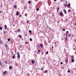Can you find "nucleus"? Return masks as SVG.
<instances>
[{
  "label": "nucleus",
  "mask_w": 76,
  "mask_h": 76,
  "mask_svg": "<svg viewBox=\"0 0 76 76\" xmlns=\"http://www.w3.org/2000/svg\"><path fill=\"white\" fill-rule=\"evenodd\" d=\"M17 54L18 58H20V53L18 52H17Z\"/></svg>",
  "instance_id": "1"
},
{
  "label": "nucleus",
  "mask_w": 76,
  "mask_h": 76,
  "mask_svg": "<svg viewBox=\"0 0 76 76\" xmlns=\"http://www.w3.org/2000/svg\"><path fill=\"white\" fill-rule=\"evenodd\" d=\"M19 13V12H16V15L17 16H18V15H19V13Z\"/></svg>",
  "instance_id": "2"
},
{
  "label": "nucleus",
  "mask_w": 76,
  "mask_h": 76,
  "mask_svg": "<svg viewBox=\"0 0 76 76\" xmlns=\"http://www.w3.org/2000/svg\"><path fill=\"white\" fill-rule=\"evenodd\" d=\"M65 60V62H66V63H68V59L66 58Z\"/></svg>",
  "instance_id": "3"
},
{
  "label": "nucleus",
  "mask_w": 76,
  "mask_h": 76,
  "mask_svg": "<svg viewBox=\"0 0 76 76\" xmlns=\"http://www.w3.org/2000/svg\"><path fill=\"white\" fill-rule=\"evenodd\" d=\"M64 12L65 13H66L67 12H66V10L64 9L63 10Z\"/></svg>",
  "instance_id": "4"
},
{
  "label": "nucleus",
  "mask_w": 76,
  "mask_h": 76,
  "mask_svg": "<svg viewBox=\"0 0 76 76\" xmlns=\"http://www.w3.org/2000/svg\"><path fill=\"white\" fill-rule=\"evenodd\" d=\"M67 6H68V7H69V8H70V4H68Z\"/></svg>",
  "instance_id": "5"
},
{
  "label": "nucleus",
  "mask_w": 76,
  "mask_h": 76,
  "mask_svg": "<svg viewBox=\"0 0 76 76\" xmlns=\"http://www.w3.org/2000/svg\"><path fill=\"white\" fill-rule=\"evenodd\" d=\"M71 61L72 63H73V62L75 61V60H74V59H72L71 60Z\"/></svg>",
  "instance_id": "6"
},
{
  "label": "nucleus",
  "mask_w": 76,
  "mask_h": 76,
  "mask_svg": "<svg viewBox=\"0 0 76 76\" xmlns=\"http://www.w3.org/2000/svg\"><path fill=\"white\" fill-rule=\"evenodd\" d=\"M17 7V6H16V5H15L14 6V8H15V9H16Z\"/></svg>",
  "instance_id": "7"
},
{
  "label": "nucleus",
  "mask_w": 76,
  "mask_h": 76,
  "mask_svg": "<svg viewBox=\"0 0 76 76\" xmlns=\"http://www.w3.org/2000/svg\"><path fill=\"white\" fill-rule=\"evenodd\" d=\"M6 73H7V71H5L4 72H3V73L4 74H6Z\"/></svg>",
  "instance_id": "8"
},
{
  "label": "nucleus",
  "mask_w": 76,
  "mask_h": 76,
  "mask_svg": "<svg viewBox=\"0 0 76 76\" xmlns=\"http://www.w3.org/2000/svg\"><path fill=\"white\" fill-rule=\"evenodd\" d=\"M32 63V64H34V63H35V61H34V60H32V62H31Z\"/></svg>",
  "instance_id": "9"
},
{
  "label": "nucleus",
  "mask_w": 76,
  "mask_h": 76,
  "mask_svg": "<svg viewBox=\"0 0 76 76\" xmlns=\"http://www.w3.org/2000/svg\"><path fill=\"white\" fill-rule=\"evenodd\" d=\"M5 29H7V26L6 25L5 26Z\"/></svg>",
  "instance_id": "10"
},
{
  "label": "nucleus",
  "mask_w": 76,
  "mask_h": 76,
  "mask_svg": "<svg viewBox=\"0 0 76 76\" xmlns=\"http://www.w3.org/2000/svg\"><path fill=\"white\" fill-rule=\"evenodd\" d=\"M40 46L41 47V48H42V44H40Z\"/></svg>",
  "instance_id": "11"
},
{
  "label": "nucleus",
  "mask_w": 76,
  "mask_h": 76,
  "mask_svg": "<svg viewBox=\"0 0 76 76\" xmlns=\"http://www.w3.org/2000/svg\"><path fill=\"white\" fill-rule=\"evenodd\" d=\"M59 10V7H58L57 9V12H58V10Z\"/></svg>",
  "instance_id": "12"
},
{
  "label": "nucleus",
  "mask_w": 76,
  "mask_h": 76,
  "mask_svg": "<svg viewBox=\"0 0 76 76\" xmlns=\"http://www.w3.org/2000/svg\"><path fill=\"white\" fill-rule=\"evenodd\" d=\"M0 30H2L3 29V28L1 27H0Z\"/></svg>",
  "instance_id": "13"
},
{
  "label": "nucleus",
  "mask_w": 76,
  "mask_h": 76,
  "mask_svg": "<svg viewBox=\"0 0 76 76\" xmlns=\"http://www.w3.org/2000/svg\"><path fill=\"white\" fill-rule=\"evenodd\" d=\"M9 69H12V66H10Z\"/></svg>",
  "instance_id": "14"
},
{
  "label": "nucleus",
  "mask_w": 76,
  "mask_h": 76,
  "mask_svg": "<svg viewBox=\"0 0 76 76\" xmlns=\"http://www.w3.org/2000/svg\"><path fill=\"white\" fill-rule=\"evenodd\" d=\"M59 14L60 15H61V16L62 15V13H61V12H60Z\"/></svg>",
  "instance_id": "15"
},
{
  "label": "nucleus",
  "mask_w": 76,
  "mask_h": 76,
  "mask_svg": "<svg viewBox=\"0 0 76 76\" xmlns=\"http://www.w3.org/2000/svg\"><path fill=\"white\" fill-rule=\"evenodd\" d=\"M18 37H20V38H21L22 37H21V36L19 35L18 36Z\"/></svg>",
  "instance_id": "16"
},
{
  "label": "nucleus",
  "mask_w": 76,
  "mask_h": 76,
  "mask_svg": "<svg viewBox=\"0 0 76 76\" xmlns=\"http://www.w3.org/2000/svg\"><path fill=\"white\" fill-rule=\"evenodd\" d=\"M39 8H37V9L36 10H37V11H38L39 10Z\"/></svg>",
  "instance_id": "17"
},
{
  "label": "nucleus",
  "mask_w": 76,
  "mask_h": 76,
  "mask_svg": "<svg viewBox=\"0 0 76 76\" xmlns=\"http://www.w3.org/2000/svg\"><path fill=\"white\" fill-rule=\"evenodd\" d=\"M30 41H32V39L30 38Z\"/></svg>",
  "instance_id": "18"
},
{
  "label": "nucleus",
  "mask_w": 76,
  "mask_h": 76,
  "mask_svg": "<svg viewBox=\"0 0 76 76\" xmlns=\"http://www.w3.org/2000/svg\"><path fill=\"white\" fill-rule=\"evenodd\" d=\"M70 57H71L72 58H74V56H70Z\"/></svg>",
  "instance_id": "19"
},
{
  "label": "nucleus",
  "mask_w": 76,
  "mask_h": 76,
  "mask_svg": "<svg viewBox=\"0 0 76 76\" xmlns=\"http://www.w3.org/2000/svg\"><path fill=\"white\" fill-rule=\"evenodd\" d=\"M17 31L18 32H20V29H18V30H17Z\"/></svg>",
  "instance_id": "20"
},
{
  "label": "nucleus",
  "mask_w": 76,
  "mask_h": 76,
  "mask_svg": "<svg viewBox=\"0 0 76 76\" xmlns=\"http://www.w3.org/2000/svg\"><path fill=\"white\" fill-rule=\"evenodd\" d=\"M5 47H8V46L7 44H5Z\"/></svg>",
  "instance_id": "21"
},
{
  "label": "nucleus",
  "mask_w": 76,
  "mask_h": 76,
  "mask_svg": "<svg viewBox=\"0 0 76 76\" xmlns=\"http://www.w3.org/2000/svg\"><path fill=\"white\" fill-rule=\"evenodd\" d=\"M2 43V41L0 40V44H1Z\"/></svg>",
  "instance_id": "22"
},
{
  "label": "nucleus",
  "mask_w": 76,
  "mask_h": 76,
  "mask_svg": "<svg viewBox=\"0 0 76 76\" xmlns=\"http://www.w3.org/2000/svg\"><path fill=\"white\" fill-rule=\"evenodd\" d=\"M8 41H10V38L8 39Z\"/></svg>",
  "instance_id": "23"
},
{
  "label": "nucleus",
  "mask_w": 76,
  "mask_h": 76,
  "mask_svg": "<svg viewBox=\"0 0 76 76\" xmlns=\"http://www.w3.org/2000/svg\"><path fill=\"white\" fill-rule=\"evenodd\" d=\"M29 32L30 33H31V32H32V31H31V30H29Z\"/></svg>",
  "instance_id": "24"
},
{
  "label": "nucleus",
  "mask_w": 76,
  "mask_h": 76,
  "mask_svg": "<svg viewBox=\"0 0 76 76\" xmlns=\"http://www.w3.org/2000/svg\"><path fill=\"white\" fill-rule=\"evenodd\" d=\"M31 3V1H28V3Z\"/></svg>",
  "instance_id": "25"
},
{
  "label": "nucleus",
  "mask_w": 76,
  "mask_h": 76,
  "mask_svg": "<svg viewBox=\"0 0 76 76\" xmlns=\"http://www.w3.org/2000/svg\"><path fill=\"white\" fill-rule=\"evenodd\" d=\"M68 73H70V70H68Z\"/></svg>",
  "instance_id": "26"
},
{
  "label": "nucleus",
  "mask_w": 76,
  "mask_h": 76,
  "mask_svg": "<svg viewBox=\"0 0 76 76\" xmlns=\"http://www.w3.org/2000/svg\"><path fill=\"white\" fill-rule=\"evenodd\" d=\"M37 51L38 53H39L40 52V50H38Z\"/></svg>",
  "instance_id": "27"
},
{
  "label": "nucleus",
  "mask_w": 76,
  "mask_h": 76,
  "mask_svg": "<svg viewBox=\"0 0 76 76\" xmlns=\"http://www.w3.org/2000/svg\"><path fill=\"white\" fill-rule=\"evenodd\" d=\"M5 64H7V61H6L5 62Z\"/></svg>",
  "instance_id": "28"
},
{
  "label": "nucleus",
  "mask_w": 76,
  "mask_h": 76,
  "mask_svg": "<svg viewBox=\"0 0 76 76\" xmlns=\"http://www.w3.org/2000/svg\"><path fill=\"white\" fill-rule=\"evenodd\" d=\"M28 22H29V20L27 21H26V23H28Z\"/></svg>",
  "instance_id": "29"
},
{
  "label": "nucleus",
  "mask_w": 76,
  "mask_h": 76,
  "mask_svg": "<svg viewBox=\"0 0 76 76\" xmlns=\"http://www.w3.org/2000/svg\"><path fill=\"white\" fill-rule=\"evenodd\" d=\"M12 58H13V59H14V58H15V56H12Z\"/></svg>",
  "instance_id": "30"
},
{
  "label": "nucleus",
  "mask_w": 76,
  "mask_h": 76,
  "mask_svg": "<svg viewBox=\"0 0 76 76\" xmlns=\"http://www.w3.org/2000/svg\"><path fill=\"white\" fill-rule=\"evenodd\" d=\"M64 6H65V7H66V6H67V4H64Z\"/></svg>",
  "instance_id": "31"
},
{
  "label": "nucleus",
  "mask_w": 76,
  "mask_h": 76,
  "mask_svg": "<svg viewBox=\"0 0 76 76\" xmlns=\"http://www.w3.org/2000/svg\"><path fill=\"white\" fill-rule=\"evenodd\" d=\"M48 52L47 51L46 53V54L47 55L48 54Z\"/></svg>",
  "instance_id": "32"
},
{
  "label": "nucleus",
  "mask_w": 76,
  "mask_h": 76,
  "mask_svg": "<svg viewBox=\"0 0 76 76\" xmlns=\"http://www.w3.org/2000/svg\"><path fill=\"white\" fill-rule=\"evenodd\" d=\"M0 65H1V66H2V65L1 64V62H0Z\"/></svg>",
  "instance_id": "33"
},
{
  "label": "nucleus",
  "mask_w": 76,
  "mask_h": 76,
  "mask_svg": "<svg viewBox=\"0 0 76 76\" xmlns=\"http://www.w3.org/2000/svg\"><path fill=\"white\" fill-rule=\"evenodd\" d=\"M45 73H47V70H45Z\"/></svg>",
  "instance_id": "34"
},
{
  "label": "nucleus",
  "mask_w": 76,
  "mask_h": 76,
  "mask_svg": "<svg viewBox=\"0 0 76 76\" xmlns=\"http://www.w3.org/2000/svg\"><path fill=\"white\" fill-rule=\"evenodd\" d=\"M63 31H65V29L64 28H63Z\"/></svg>",
  "instance_id": "35"
},
{
  "label": "nucleus",
  "mask_w": 76,
  "mask_h": 76,
  "mask_svg": "<svg viewBox=\"0 0 76 76\" xmlns=\"http://www.w3.org/2000/svg\"><path fill=\"white\" fill-rule=\"evenodd\" d=\"M69 37H71V34H69Z\"/></svg>",
  "instance_id": "36"
},
{
  "label": "nucleus",
  "mask_w": 76,
  "mask_h": 76,
  "mask_svg": "<svg viewBox=\"0 0 76 76\" xmlns=\"http://www.w3.org/2000/svg\"><path fill=\"white\" fill-rule=\"evenodd\" d=\"M60 64H63V62H61Z\"/></svg>",
  "instance_id": "37"
},
{
  "label": "nucleus",
  "mask_w": 76,
  "mask_h": 76,
  "mask_svg": "<svg viewBox=\"0 0 76 76\" xmlns=\"http://www.w3.org/2000/svg\"><path fill=\"white\" fill-rule=\"evenodd\" d=\"M19 48H21L22 47V45H20L19 47Z\"/></svg>",
  "instance_id": "38"
},
{
  "label": "nucleus",
  "mask_w": 76,
  "mask_h": 76,
  "mask_svg": "<svg viewBox=\"0 0 76 76\" xmlns=\"http://www.w3.org/2000/svg\"><path fill=\"white\" fill-rule=\"evenodd\" d=\"M66 37H67V33H66Z\"/></svg>",
  "instance_id": "39"
},
{
  "label": "nucleus",
  "mask_w": 76,
  "mask_h": 76,
  "mask_svg": "<svg viewBox=\"0 0 76 76\" xmlns=\"http://www.w3.org/2000/svg\"><path fill=\"white\" fill-rule=\"evenodd\" d=\"M19 17H22V15H19Z\"/></svg>",
  "instance_id": "40"
},
{
  "label": "nucleus",
  "mask_w": 76,
  "mask_h": 76,
  "mask_svg": "<svg viewBox=\"0 0 76 76\" xmlns=\"http://www.w3.org/2000/svg\"><path fill=\"white\" fill-rule=\"evenodd\" d=\"M68 12H70V10H68Z\"/></svg>",
  "instance_id": "41"
},
{
  "label": "nucleus",
  "mask_w": 76,
  "mask_h": 76,
  "mask_svg": "<svg viewBox=\"0 0 76 76\" xmlns=\"http://www.w3.org/2000/svg\"><path fill=\"white\" fill-rule=\"evenodd\" d=\"M26 44H28V42H26Z\"/></svg>",
  "instance_id": "42"
},
{
  "label": "nucleus",
  "mask_w": 76,
  "mask_h": 76,
  "mask_svg": "<svg viewBox=\"0 0 76 76\" xmlns=\"http://www.w3.org/2000/svg\"><path fill=\"white\" fill-rule=\"evenodd\" d=\"M1 7H2V5H1Z\"/></svg>",
  "instance_id": "43"
},
{
  "label": "nucleus",
  "mask_w": 76,
  "mask_h": 76,
  "mask_svg": "<svg viewBox=\"0 0 76 76\" xmlns=\"http://www.w3.org/2000/svg\"><path fill=\"white\" fill-rule=\"evenodd\" d=\"M44 54V52L42 53V55H43Z\"/></svg>",
  "instance_id": "44"
},
{
  "label": "nucleus",
  "mask_w": 76,
  "mask_h": 76,
  "mask_svg": "<svg viewBox=\"0 0 76 76\" xmlns=\"http://www.w3.org/2000/svg\"><path fill=\"white\" fill-rule=\"evenodd\" d=\"M27 36L28 35H27V34H26V37H27Z\"/></svg>",
  "instance_id": "45"
},
{
  "label": "nucleus",
  "mask_w": 76,
  "mask_h": 76,
  "mask_svg": "<svg viewBox=\"0 0 76 76\" xmlns=\"http://www.w3.org/2000/svg\"><path fill=\"white\" fill-rule=\"evenodd\" d=\"M66 32H67V33H69V32L68 31H67Z\"/></svg>",
  "instance_id": "46"
},
{
  "label": "nucleus",
  "mask_w": 76,
  "mask_h": 76,
  "mask_svg": "<svg viewBox=\"0 0 76 76\" xmlns=\"http://www.w3.org/2000/svg\"><path fill=\"white\" fill-rule=\"evenodd\" d=\"M74 50H76V49L75 48H74Z\"/></svg>",
  "instance_id": "47"
},
{
  "label": "nucleus",
  "mask_w": 76,
  "mask_h": 76,
  "mask_svg": "<svg viewBox=\"0 0 76 76\" xmlns=\"http://www.w3.org/2000/svg\"><path fill=\"white\" fill-rule=\"evenodd\" d=\"M66 4H67V1H66Z\"/></svg>",
  "instance_id": "48"
},
{
  "label": "nucleus",
  "mask_w": 76,
  "mask_h": 76,
  "mask_svg": "<svg viewBox=\"0 0 76 76\" xmlns=\"http://www.w3.org/2000/svg\"><path fill=\"white\" fill-rule=\"evenodd\" d=\"M14 54H13V52H12V55H14Z\"/></svg>",
  "instance_id": "49"
},
{
  "label": "nucleus",
  "mask_w": 76,
  "mask_h": 76,
  "mask_svg": "<svg viewBox=\"0 0 76 76\" xmlns=\"http://www.w3.org/2000/svg\"><path fill=\"white\" fill-rule=\"evenodd\" d=\"M54 1H56V0H54Z\"/></svg>",
  "instance_id": "50"
},
{
  "label": "nucleus",
  "mask_w": 76,
  "mask_h": 76,
  "mask_svg": "<svg viewBox=\"0 0 76 76\" xmlns=\"http://www.w3.org/2000/svg\"><path fill=\"white\" fill-rule=\"evenodd\" d=\"M62 40H63V38H62Z\"/></svg>",
  "instance_id": "51"
},
{
  "label": "nucleus",
  "mask_w": 76,
  "mask_h": 76,
  "mask_svg": "<svg viewBox=\"0 0 76 76\" xmlns=\"http://www.w3.org/2000/svg\"><path fill=\"white\" fill-rule=\"evenodd\" d=\"M0 13H1V11H0Z\"/></svg>",
  "instance_id": "52"
},
{
  "label": "nucleus",
  "mask_w": 76,
  "mask_h": 76,
  "mask_svg": "<svg viewBox=\"0 0 76 76\" xmlns=\"http://www.w3.org/2000/svg\"><path fill=\"white\" fill-rule=\"evenodd\" d=\"M52 48H53V47H52Z\"/></svg>",
  "instance_id": "53"
},
{
  "label": "nucleus",
  "mask_w": 76,
  "mask_h": 76,
  "mask_svg": "<svg viewBox=\"0 0 76 76\" xmlns=\"http://www.w3.org/2000/svg\"><path fill=\"white\" fill-rule=\"evenodd\" d=\"M61 1L62 2L63 1V0H62Z\"/></svg>",
  "instance_id": "54"
},
{
  "label": "nucleus",
  "mask_w": 76,
  "mask_h": 76,
  "mask_svg": "<svg viewBox=\"0 0 76 76\" xmlns=\"http://www.w3.org/2000/svg\"><path fill=\"white\" fill-rule=\"evenodd\" d=\"M14 55V56H16V54H15Z\"/></svg>",
  "instance_id": "55"
},
{
  "label": "nucleus",
  "mask_w": 76,
  "mask_h": 76,
  "mask_svg": "<svg viewBox=\"0 0 76 76\" xmlns=\"http://www.w3.org/2000/svg\"><path fill=\"white\" fill-rule=\"evenodd\" d=\"M12 1H13V0H12Z\"/></svg>",
  "instance_id": "56"
},
{
  "label": "nucleus",
  "mask_w": 76,
  "mask_h": 76,
  "mask_svg": "<svg viewBox=\"0 0 76 76\" xmlns=\"http://www.w3.org/2000/svg\"><path fill=\"white\" fill-rule=\"evenodd\" d=\"M30 34H32V33H30Z\"/></svg>",
  "instance_id": "57"
},
{
  "label": "nucleus",
  "mask_w": 76,
  "mask_h": 76,
  "mask_svg": "<svg viewBox=\"0 0 76 76\" xmlns=\"http://www.w3.org/2000/svg\"><path fill=\"white\" fill-rule=\"evenodd\" d=\"M72 37H73V35H72Z\"/></svg>",
  "instance_id": "58"
},
{
  "label": "nucleus",
  "mask_w": 76,
  "mask_h": 76,
  "mask_svg": "<svg viewBox=\"0 0 76 76\" xmlns=\"http://www.w3.org/2000/svg\"><path fill=\"white\" fill-rule=\"evenodd\" d=\"M4 33H5V32H4Z\"/></svg>",
  "instance_id": "59"
},
{
  "label": "nucleus",
  "mask_w": 76,
  "mask_h": 76,
  "mask_svg": "<svg viewBox=\"0 0 76 76\" xmlns=\"http://www.w3.org/2000/svg\"><path fill=\"white\" fill-rule=\"evenodd\" d=\"M56 44V43H55V44Z\"/></svg>",
  "instance_id": "60"
}]
</instances>
